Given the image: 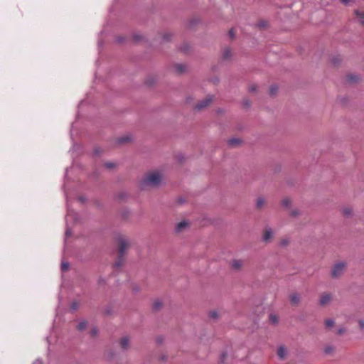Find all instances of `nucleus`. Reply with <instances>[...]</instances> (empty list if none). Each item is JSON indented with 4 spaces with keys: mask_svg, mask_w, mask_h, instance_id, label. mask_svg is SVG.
Instances as JSON below:
<instances>
[{
    "mask_svg": "<svg viewBox=\"0 0 364 364\" xmlns=\"http://www.w3.org/2000/svg\"><path fill=\"white\" fill-rule=\"evenodd\" d=\"M325 324L326 327H332L334 326V321L332 319H327L325 321Z\"/></svg>",
    "mask_w": 364,
    "mask_h": 364,
    "instance_id": "4be33fe9",
    "label": "nucleus"
},
{
    "mask_svg": "<svg viewBox=\"0 0 364 364\" xmlns=\"http://www.w3.org/2000/svg\"><path fill=\"white\" fill-rule=\"evenodd\" d=\"M291 214H292V215L296 216V215H298L299 213H298L296 211L294 210V211L291 213Z\"/></svg>",
    "mask_w": 364,
    "mask_h": 364,
    "instance_id": "4c0bfd02",
    "label": "nucleus"
},
{
    "mask_svg": "<svg viewBox=\"0 0 364 364\" xmlns=\"http://www.w3.org/2000/svg\"><path fill=\"white\" fill-rule=\"evenodd\" d=\"M68 263H62L61 267L63 271H66L68 269Z\"/></svg>",
    "mask_w": 364,
    "mask_h": 364,
    "instance_id": "c756f323",
    "label": "nucleus"
},
{
    "mask_svg": "<svg viewBox=\"0 0 364 364\" xmlns=\"http://www.w3.org/2000/svg\"><path fill=\"white\" fill-rule=\"evenodd\" d=\"M129 140H130V138L129 136H124V137L119 138L118 139V142L119 144H122V143H125L127 141H129Z\"/></svg>",
    "mask_w": 364,
    "mask_h": 364,
    "instance_id": "5701e85b",
    "label": "nucleus"
},
{
    "mask_svg": "<svg viewBox=\"0 0 364 364\" xmlns=\"http://www.w3.org/2000/svg\"><path fill=\"white\" fill-rule=\"evenodd\" d=\"M273 234L271 229H266L264 235H263V240L266 242H269L271 239L272 238Z\"/></svg>",
    "mask_w": 364,
    "mask_h": 364,
    "instance_id": "6e6552de",
    "label": "nucleus"
},
{
    "mask_svg": "<svg viewBox=\"0 0 364 364\" xmlns=\"http://www.w3.org/2000/svg\"><path fill=\"white\" fill-rule=\"evenodd\" d=\"M346 263L343 262L336 264L332 269L331 275L333 277H338L345 269Z\"/></svg>",
    "mask_w": 364,
    "mask_h": 364,
    "instance_id": "7ed1b4c3",
    "label": "nucleus"
},
{
    "mask_svg": "<svg viewBox=\"0 0 364 364\" xmlns=\"http://www.w3.org/2000/svg\"><path fill=\"white\" fill-rule=\"evenodd\" d=\"M244 264V262L241 259H234L231 262V267L234 269H240L242 266Z\"/></svg>",
    "mask_w": 364,
    "mask_h": 364,
    "instance_id": "0eeeda50",
    "label": "nucleus"
},
{
    "mask_svg": "<svg viewBox=\"0 0 364 364\" xmlns=\"http://www.w3.org/2000/svg\"><path fill=\"white\" fill-rule=\"evenodd\" d=\"M354 14L358 21L364 26V9H357L354 11Z\"/></svg>",
    "mask_w": 364,
    "mask_h": 364,
    "instance_id": "423d86ee",
    "label": "nucleus"
},
{
    "mask_svg": "<svg viewBox=\"0 0 364 364\" xmlns=\"http://www.w3.org/2000/svg\"><path fill=\"white\" fill-rule=\"evenodd\" d=\"M331 301V295L330 294L324 293L321 295L319 304L321 306L328 304Z\"/></svg>",
    "mask_w": 364,
    "mask_h": 364,
    "instance_id": "39448f33",
    "label": "nucleus"
},
{
    "mask_svg": "<svg viewBox=\"0 0 364 364\" xmlns=\"http://www.w3.org/2000/svg\"><path fill=\"white\" fill-rule=\"evenodd\" d=\"M358 324H359V326H360V329L363 330L364 329V321L363 320H359Z\"/></svg>",
    "mask_w": 364,
    "mask_h": 364,
    "instance_id": "f704fd0d",
    "label": "nucleus"
},
{
    "mask_svg": "<svg viewBox=\"0 0 364 364\" xmlns=\"http://www.w3.org/2000/svg\"><path fill=\"white\" fill-rule=\"evenodd\" d=\"M117 241L119 245V255L117 260L114 264V268H118L122 265L124 261L125 251L129 247V241L124 236L120 235L118 237Z\"/></svg>",
    "mask_w": 364,
    "mask_h": 364,
    "instance_id": "f03ea898",
    "label": "nucleus"
},
{
    "mask_svg": "<svg viewBox=\"0 0 364 364\" xmlns=\"http://www.w3.org/2000/svg\"><path fill=\"white\" fill-rule=\"evenodd\" d=\"M335 352V347L333 346H327L324 348V353L328 355H332Z\"/></svg>",
    "mask_w": 364,
    "mask_h": 364,
    "instance_id": "4468645a",
    "label": "nucleus"
},
{
    "mask_svg": "<svg viewBox=\"0 0 364 364\" xmlns=\"http://www.w3.org/2000/svg\"><path fill=\"white\" fill-rule=\"evenodd\" d=\"M264 203L265 201L264 198H259L257 201V207L258 208H261L264 205Z\"/></svg>",
    "mask_w": 364,
    "mask_h": 364,
    "instance_id": "a211bd4d",
    "label": "nucleus"
},
{
    "mask_svg": "<svg viewBox=\"0 0 364 364\" xmlns=\"http://www.w3.org/2000/svg\"><path fill=\"white\" fill-rule=\"evenodd\" d=\"M162 306V303L160 301H156L154 303V308L156 310H159Z\"/></svg>",
    "mask_w": 364,
    "mask_h": 364,
    "instance_id": "412c9836",
    "label": "nucleus"
},
{
    "mask_svg": "<svg viewBox=\"0 0 364 364\" xmlns=\"http://www.w3.org/2000/svg\"><path fill=\"white\" fill-rule=\"evenodd\" d=\"M269 91L272 95H274L277 91V87L275 85L271 86Z\"/></svg>",
    "mask_w": 364,
    "mask_h": 364,
    "instance_id": "cd10ccee",
    "label": "nucleus"
},
{
    "mask_svg": "<svg viewBox=\"0 0 364 364\" xmlns=\"http://www.w3.org/2000/svg\"><path fill=\"white\" fill-rule=\"evenodd\" d=\"M209 316L212 318H218V312L215 311H212L210 312Z\"/></svg>",
    "mask_w": 364,
    "mask_h": 364,
    "instance_id": "a878e982",
    "label": "nucleus"
},
{
    "mask_svg": "<svg viewBox=\"0 0 364 364\" xmlns=\"http://www.w3.org/2000/svg\"><path fill=\"white\" fill-rule=\"evenodd\" d=\"M78 306H79V304L77 302H73L72 304L71 308H72V309L75 310L78 308Z\"/></svg>",
    "mask_w": 364,
    "mask_h": 364,
    "instance_id": "72a5a7b5",
    "label": "nucleus"
},
{
    "mask_svg": "<svg viewBox=\"0 0 364 364\" xmlns=\"http://www.w3.org/2000/svg\"><path fill=\"white\" fill-rule=\"evenodd\" d=\"M212 101H213V97L208 96L204 100L198 103L196 106V109H197L198 110L202 109L206 107L207 106H208L212 102Z\"/></svg>",
    "mask_w": 364,
    "mask_h": 364,
    "instance_id": "20e7f679",
    "label": "nucleus"
},
{
    "mask_svg": "<svg viewBox=\"0 0 364 364\" xmlns=\"http://www.w3.org/2000/svg\"><path fill=\"white\" fill-rule=\"evenodd\" d=\"M358 79H359L358 76L356 75H353V74L348 75L346 77V80L348 82H355L358 80Z\"/></svg>",
    "mask_w": 364,
    "mask_h": 364,
    "instance_id": "9b49d317",
    "label": "nucleus"
},
{
    "mask_svg": "<svg viewBox=\"0 0 364 364\" xmlns=\"http://www.w3.org/2000/svg\"><path fill=\"white\" fill-rule=\"evenodd\" d=\"M161 181V175L157 171H153L147 173L141 181V188L145 189L148 187H154L158 186Z\"/></svg>",
    "mask_w": 364,
    "mask_h": 364,
    "instance_id": "f257e3e1",
    "label": "nucleus"
},
{
    "mask_svg": "<svg viewBox=\"0 0 364 364\" xmlns=\"http://www.w3.org/2000/svg\"><path fill=\"white\" fill-rule=\"evenodd\" d=\"M86 326H87V321H81L79 323L77 329L79 331H82V330L85 329Z\"/></svg>",
    "mask_w": 364,
    "mask_h": 364,
    "instance_id": "f3484780",
    "label": "nucleus"
},
{
    "mask_svg": "<svg viewBox=\"0 0 364 364\" xmlns=\"http://www.w3.org/2000/svg\"><path fill=\"white\" fill-rule=\"evenodd\" d=\"M351 213H352V210H351V208H350L347 207V208H344L343 209V213L345 215H346V216L350 215L351 214Z\"/></svg>",
    "mask_w": 364,
    "mask_h": 364,
    "instance_id": "aec40b11",
    "label": "nucleus"
},
{
    "mask_svg": "<svg viewBox=\"0 0 364 364\" xmlns=\"http://www.w3.org/2000/svg\"><path fill=\"white\" fill-rule=\"evenodd\" d=\"M129 341L127 337L121 339L119 345L122 349H127L129 347Z\"/></svg>",
    "mask_w": 364,
    "mask_h": 364,
    "instance_id": "9d476101",
    "label": "nucleus"
},
{
    "mask_svg": "<svg viewBox=\"0 0 364 364\" xmlns=\"http://www.w3.org/2000/svg\"><path fill=\"white\" fill-rule=\"evenodd\" d=\"M341 2H342L343 4H348L350 0H341Z\"/></svg>",
    "mask_w": 364,
    "mask_h": 364,
    "instance_id": "c9c22d12",
    "label": "nucleus"
},
{
    "mask_svg": "<svg viewBox=\"0 0 364 364\" xmlns=\"http://www.w3.org/2000/svg\"><path fill=\"white\" fill-rule=\"evenodd\" d=\"M255 90H256V86H255V85H254V86H252V87H250V91H252V92L255 91Z\"/></svg>",
    "mask_w": 364,
    "mask_h": 364,
    "instance_id": "e433bc0d",
    "label": "nucleus"
},
{
    "mask_svg": "<svg viewBox=\"0 0 364 364\" xmlns=\"http://www.w3.org/2000/svg\"><path fill=\"white\" fill-rule=\"evenodd\" d=\"M90 334L92 336H95L97 334V328H92L91 331H90Z\"/></svg>",
    "mask_w": 364,
    "mask_h": 364,
    "instance_id": "7c9ffc66",
    "label": "nucleus"
},
{
    "mask_svg": "<svg viewBox=\"0 0 364 364\" xmlns=\"http://www.w3.org/2000/svg\"><path fill=\"white\" fill-rule=\"evenodd\" d=\"M300 301V296L298 294H293L291 296V302L292 304H297Z\"/></svg>",
    "mask_w": 364,
    "mask_h": 364,
    "instance_id": "ddd939ff",
    "label": "nucleus"
},
{
    "mask_svg": "<svg viewBox=\"0 0 364 364\" xmlns=\"http://www.w3.org/2000/svg\"><path fill=\"white\" fill-rule=\"evenodd\" d=\"M277 355L281 359H284L287 355V350L283 346H280L277 350Z\"/></svg>",
    "mask_w": 364,
    "mask_h": 364,
    "instance_id": "1a4fd4ad",
    "label": "nucleus"
},
{
    "mask_svg": "<svg viewBox=\"0 0 364 364\" xmlns=\"http://www.w3.org/2000/svg\"><path fill=\"white\" fill-rule=\"evenodd\" d=\"M291 203V200L289 198H286L282 200V205L285 207H288Z\"/></svg>",
    "mask_w": 364,
    "mask_h": 364,
    "instance_id": "b1692460",
    "label": "nucleus"
},
{
    "mask_svg": "<svg viewBox=\"0 0 364 364\" xmlns=\"http://www.w3.org/2000/svg\"><path fill=\"white\" fill-rule=\"evenodd\" d=\"M269 319L273 323H276L278 322V318L276 315H270Z\"/></svg>",
    "mask_w": 364,
    "mask_h": 364,
    "instance_id": "393cba45",
    "label": "nucleus"
},
{
    "mask_svg": "<svg viewBox=\"0 0 364 364\" xmlns=\"http://www.w3.org/2000/svg\"><path fill=\"white\" fill-rule=\"evenodd\" d=\"M105 166L107 168H112L114 167V164H113V163H106Z\"/></svg>",
    "mask_w": 364,
    "mask_h": 364,
    "instance_id": "473e14b6",
    "label": "nucleus"
},
{
    "mask_svg": "<svg viewBox=\"0 0 364 364\" xmlns=\"http://www.w3.org/2000/svg\"><path fill=\"white\" fill-rule=\"evenodd\" d=\"M231 55V51L230 49L228 48H226L225 50H224V53H223V58L225 59H228Z\"/></svg>",
    "mask_w": 364,
    "mask_h": 364,
    "instance_id": "6ab92c4d",
    "label": "nucleus"
},
{
    "mask_svg": "<svg viewBox=\"0 0 364 364\" xmlns=\"http://www.w3.org/2000/svg\"><path fill=\"white\" fill-rule=\"evenodd\" d=\"M346 332V329L343 328H340L338 329L337 331V334L338 335H342L343 333H344Z\"/></svg>",
    "mask_w": 364,
    "mask_h": 364,
    "instance_id": "2f4dec72",
    "label": "nucleus"
},
{
    "mask_svg": "<svg viewBox=\"0 0 364 364\" xmlns=\"http://www.w3.org/2000/svg\"><path fill=\"white\" fill-rule=\"evenodd\" d=\"M240 143V140L239 139H231L228 141V144L230 146H236Z\"/></svg>",
    "mask_w": 364,
    "mask_h": 364,
    "instance_id": "dca6fc26",
    "label": "nucleus"
},
{
    "mask_svg": "<svg viewBox=\"0 0 364 364\" xmlns=\"http://www.w3.org/2000/svg\"><path fill=\"white\" fill-rule=\"evenodd\" d=\"M79 199H80L82 202H84V201H85V199H84L82 197H80Z\"/></svg>",
    "mask_w": 364,
    "mask_h": 364,
    "instance_id": "58836bf2",
    "label": "nucleus"
},
{
    "mask_svg": "<svg viewBox=\"0 0 364 364\" xmlns=\"http://www.w3.org/2000/svg\"><path fill=\"white\" fill-rule=\"evenodd\" d=\"M95 152H96V154H98V150L95 149Z\"/></svg>",
    "mask_w": 364,
    "mask_h": 364,
    "instance_id": "ea45409f",
    "label": "nucleus"
},
{
    "mask_svg": "<svg viewBox=\"0 0 364 364\" xmlns=\"http://www.w3.org/2000/svg\"><path fill=\"white\" fill-rule=\"evenodd\" d=\"M236 33L234 28H231L229 31V36L231 38H233L235 36Z\"/></svg>",
    "mask_w": 364,
    "mask_h": 364,
    "instance_id": "c85d7f7f",
    "label": "nucleus"
},
{
    "mask_svg": "<svg viewBox=\"0 0 364 364\" xmlns=\"http://www.w3.org/2000/svg\"><path fill=\"white\" fill-rule=\"evenodd\" d=\"M188 226V223L186 221H181L179 223H178L176 226V231L181 232L183 230V228Z\"/></svg>",
    "mask_w": 364,
    "mask_h": 364,
    "instance_id": "f8f14e48",
    "label": "nucleus"
},
{
    "mask_svg": "<svg viewBox=\"0 0 364 364\" xmlns=\"http://www.w3.org/2000/svg\"><path fill=\"white\" fill-rule=\"evenodd\" d=\"M176 71L178 73H181L183 71H185L186 66L184 65H182V64H178V65H176Z\"/></svg>",
    "mask_w": 364,
    "mask_h": 364,
    "instance_id": "2eb2a0df",
    "label": "nucleus"
},
{
    "mask_svg": "<svg viewBox=\"0 0 364 364\" xmlns=\"http://www.w3.org/2000/svg\"><path fill=\"white\" fill-rule=\"evenodd\" d=\"M267 21H264V20L260 21L259 22V23H258V26H259V28H264L265 26H267Z\"/></svg>",
    "mask_w": 364,
    "mask_h": 364,
    "instance_id": "bb28decb",
    "label": "nucleus"
}]
</instances>
